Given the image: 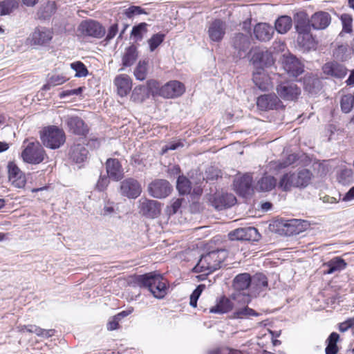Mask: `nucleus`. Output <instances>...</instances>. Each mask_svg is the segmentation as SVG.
I'll list each match as a JSON object with an SVG mask.
<instances>
[{"instance_id": "nucleus-14", "label": "nucleus", "mask_w": 354, "mask_h": 354, "mask_svg": "<svg viewBox=\"0 0 354 354\" xmlns=\"http://www.w3.org/2000/svg\"><path fill=\"white\" fill-rule=\"evenodd\" d=\"M149 192L154 198H162L167 197L171 191L169 182L163 179L155 180L149 185Z\"/></svg>"}, {"instance_id": "nucleus-54", "label": "nucleus", "mask_w": 354, "mask_h": 354, "mask_svg": "<svg viewBox=\"0 0 354 354\" xmlns=\"http://www.w3.org/2000/svg\"><path fill=\"white\" fill-rule=\"evenodd\" d=\"M142 12V8L139 6H131L129 8L126 9L124 11L125 15L128 18H131L134 15H140Z\"/></svg>"}, {"instance_id": "nucleus-48", "label": "nucleus", "mask_w": 354, "mask_h": 354, "mask_svg": "<svg viewBox=\"0 0 354 354\" xmlns=\"http://www.w3.org/2000/svg\"><path fill=\"white\" fill-rule=\"evenodd\" d=\"M259 313L248 306L239 308L234 313L233 317L237 319L247 318L250 316H257Z\"/></svg>"}, {"instance_id": "nucleus-28", "label": "nucleus", "mask_w": 354, "mask_h": 354, "mask_svg": "<svg viewBox=\"0 0 354 354\" xmlns=\"http://www.w3.org/2000/svg\"><path fill=\"white\" fill-rule=\"evenodd\" d=\"M88 155V150L84 143L74 144L70 149V158L76 163L84 162Z\"/></svg>"}, {"instance_id": "nucleus-53", "label": "nucleus", "mask_w": 354, "mask_h": 354, "mask_svg": "<svg viewBox=\"0 0 354 354\" xmlns=\"http://www.w3.org/2000/svg\"><path fill=\"white\" fill-rule=\"evenodd\" d=\"M181 206V200L180 199H176L174 201L172 202L171 205L168 206L166 209L167 214L168 215H173L177 212L178 209Z\"/></svg>"}, {"instance_id": "nucleus-39", "label": "nucleus", "mask_w": 354, "mask_h": 354, "mask_svg": "<svg viewBox=\"0 0 354 354\" xmlns=\"http://www.w3.org/2000/svg\"><path fill=\"white\" fill-rule=\"evenodd\" d=\"M352 50L346 44H342L335 48L333 50V57L342 62H344L351 58Z\"/></svg>"}, {"instance_id": "nucleus-44", "label": "nucleus", "mask_w": 354, "mask_h": 354, "mask_svg": "<svg viewBox=\"0 0 354 354\" xmlns=\"http://www.w3.org/2000/svg\"><path fill=\"white\" fill-rule=\"evenodd\" d=\"M296 160V156L294 154L289 155L286 160L273 161L270 162V168L276 170L283 169L292 164Z\"/></svg>"}, {"instance_id": "nucleus-59", "label": "nucleus", "mask_w": 354, "mask_h": 354, "mask_svg": "<svg viewBox=\"0 0 354 354\" xmlns=\"http://www.w3.org/2000/svg\"><path fill=\"white\" fill-rule=\"evenodd\" d=\"M118 26L117 24H114L111 25L108 30V33L106 35V39L109 41L112 39L118 33Z\"/></svg>"}, {"instance_id": "nucleus-31", "label": "nucleus", "mask_w": 354, "mask_h": 354, "mask_svg": "<svg viewBox=\"0 0 354 354\" xmlns=\"http://www.w3.org/2000/svg\"><path fill=\"white\" fill-rule=\"evenodd\" d=\"M66 122L70 130L75 134L84 135L87 132L84 121L79 117H68Z\"/></svg>"}, {"instance_id": "nucleus-10", "label": "nucleus", "mask_w": 354, "mask_h": 354, "mask_svg": "<svg viewBox=\"0 0 354 354\" xmlns=\"http://www.w3.org/2000/svg\"><path fill=\"white\" fill-rule=\"evenodd\" d=\"M119 192L122 196L136 198L140 195L142 187L137 180L128 178L120 182Z\"/></svg>"}, {"instance_id": "nucleus-56", "label": "nucleus", "mask_w": 354, "mask_h": 354, "mask_svg": "<svg viewBox=\"0 0 354 354\" xmlns=\"http://www.w3.org/2000/svg\"><path fill=\"white\" fill-rule=\"evenodd\" d=\"M352 176V170L350 169H344L340 171L339 180L343 183L348 181Z\"/></svg>"}, {"instance_id": "nucleus-5", "label": "nucleus", "mask_w": 354, "mask_h": 354, "mask_svg": "<svg viewBox=\"0 0 354 354\" xmlns=\"http://www.w3.org/2000/svg\"><path fill=\"white\" fill-rule=\"evenodd\" d=\"M40 138L45 147L52 149H59L66 141L64 131L55 126L44 129L40 132Z\"/></svg>"}, {"instance_id": "nucleus-21", "label": "nucleus", "mask_w": 354, "mask_h": 354, "mask_svg": "<svg viewBox=\"0 0 354 354\" xmlns=\"http://www.w3.org/2000/svg\"><path fill=\"white\" fill-rule=\"evenodd\" d=\"M281 101L278 96L274 94H268L259 96L257 100L258 108L261 111L278 109L280 106Z\"/></svg>"}, {"instance_id": "nucleus-3", "label": "nucleus", "mask_w": 354, "mask_h": 354, "mask_svg": "<svg viewBox=\"0 0 354 354\" xmlns=\"http://www.w3.org/2000/svg\"><path fill=\"white\" fill-rule=\"evenodd\" d=\"M313 177V174L307 169L283 174L281 178L278 187L282 191H290L292 187L303 188L307 187Z\"/></svg>"}, {"instance_id": "nucleus-24", "label": "nucleus", "mask_w": 354, "mask_h": 354, "mask_svg": "<svg viewBox=\"0 0 354 354\" xmlns=\"http://www.w3.org/2000/svg\"><path fill=\"white\" fill-rule=\"evenodd\" d=\"M8 168L9 179L12 182V184L19 188L24 187L26 178L19 168L12 162H9Z\"/></svg>"}, {"instance_id": "nucleus-58", "label": "nucleus", "mask_w": 354, "mask_h": 354, "mask_svg": "<svg viewBox=\"0 0 354 354\" xmlns=\"http://www.w3.org/2000/svg\"><path fill=\"white\" fill-rule=\"evenodd\" d=\"M183 145L180 142L169 143L162 147V153H167L169 150H176L178 147H183Z\"/></svg>"}, {"instance_id": "nucleus-26", "label": "nucleus", "mask_w": 354, "mask_h": 354, "mask_svg": "<svg viewBox=\"0 0 354 354\" xmlns=\"http://www.w3.org/2000/svg\"><path fill=\"white\" fill-rule=\"evenodd\" d=\"M117 87V91L121 97L126 96L131 89L132 83L131 78L125 74L118 75L114 80Z\"/></svg>"}, {"instance_id": "nucleus-47", "label": "nucleus", "mask_w": 354, "mask_h": 354, "mask_svg": "<svg viewBox=\"0 0 354 354\" xmlns=\"http://www.w3.org/2000/svg\"><path fill=\"white\" fill-rule=\"evenodd\" d=\"M354 104V100L352 95H343L340 100L342 111L346 113H349Z\"/></svg>"}, {"instance_id": "nucleus-12", "label": "nucleus", "mask_w": 354, "mask_h": 354, "mask_svg": "<svg viewBox=\"0 0 354 354\" xmlns=\"http://www.w3.org/2000/svg\"><path fill=\"white\" fill-rule=\"evenodd\" d=\"M140 212L150 218L158 217L161 211L160 203L154 200L141 198L138 201Z\"/></svg>"}, {"instance_id": "nucleus-20", "label": "nucleus", "mask_w": 354, "mask_h": 354, "mask_svg": "<svg viewBox=\"0 0 354 354\" xmlns=\"http://www.w3.org/2000/svg\"><path fill=\"white\" fill-rule=\"evenodd\" d=\"M225 30L226 24L220 19H216L210 24L207 32L212 41L218 42L223 38Z\"/></svg>"}, {"instance_id": "nucleus-22", "label": "nucleus", "mask_w": 354, "mask_h": 354, "mask_svg": "<svg viewBox=\"0 0 354 354\" xmlns=\"http://www.w3.org/2000/svg\"><path fill=\"white\" fill-rule=\"evenodd\" d=\"M106 172L109 178L115 181L121 180L123 177L124 172L122 165L118 160L115 158H109L106 162Z\"/></svg>"}, {"instance_id": "nucleus-29", "label": "nucleus", "mask_w": 354, "mask_h": 354, "mask_svg": "<svg viewBox=\"0 0 354 354\" xmlns=\"http://www.w3.org/2000/svg\"><path fill=\"white\" fill-rule=\"evenodd\" d=\"M254 33L260 41H269L274 34L273 27L266 23H260L255 26Z\"/></svg>"}, {"instance_id": "nucleus-60", "label": "nucleus", "mask_w": 354, "mask_h": 354, "mask_svg": "<svg viewBox=\"0 0 354 354\" xmlns=\"http://www.w3.org/2000/svg\"><path fill=\"white\" fill-rule=\"evenodd\" d=\"M207 174V179L208 180H214L216 179L220 174V171L217 169H214L213 167L209 169V171H206Z\"/></svg>"}, {"instance_id": "nucleus-2", "label": "nucleus", "mask_w": 354, "mask_h": 354, "mask_svg": "<svg viewBox=\"0 0 354 354\" xmlns=\"http://www.w3.org/2000/svg\"><path fill=\"white\" fill-rule=\"evenodd\" d=\"M227 257V252L221 249L209 252L202 255L197 264L194 267L193 272H203L209 274L219 269L221 263Z\"/></svg>"}, {"instance_id": "nucleus-17", "label": "nucleus", "mask_w": 354, "mask_h": 354, "mask_svg": "<svg viewBox=\"0 0 354 354\" xmlns=\"http://www.w3.org/2000/svg\"><path fill=\"white\" fill-rule=\"evenodd\" d=\"M284 70L291 76L297 77L304 72V66L299 59L292 55H284L283 60Z\"/></svg>"}, {"instance_id": "nucleus-34", "label": "nucleus", "mask_w": 354, "mask_h": 354, "mask_svg": "<svg viewBox=\"0 0 354 354\" xmlns=\"http://www.w3.org/2000/svg\"><path fill=\"white\" fill-rule=\"evenodd\" d=\"M292 26V19L290 17L283 15L275 21L274 27L279 34L286 33Z\"/></svg>"}, {"instance_id": "nucleus-40", "label": "nucleus", "mask_w": 354, "mask_h": 354, "mask_svg": "<svg viewBox=\"0 0 354 354\" xmlns=\"http://www.w3.org/2000/svg\"><path fill=\"white\" fill-rule=\"evenodd\" d=\"M138 58V53L136 46H131L126 48L122 57V65L124 66H130L134 64Z\"/></svg>"}, {"instance_id": "nucleus-36", "label": "nucleus", "mask_w": 354, "mask_h": 354, "mask_svg": "<svg viewBox=\"0 0 354 354\" xmlns=\"http://www.w3.org/2000/svg\"><path fill=\"white\" fill-rule=\"evenodd\" d=\"M324 266L328 268V270L325 271V273L330 274L335 272L341 271L345 269L347 263L343 259L339 257H337L326 263Z\"/></svg>"}, {"instance_id": "nucleus-55", "label": "nucleus", "mask_w": 354, "mask_h": 354, "mask_svg": "<svg viewBox=\"0 0 354 354\" xmlns=\"http://www.w3.org/2000/svg\"><path fill=\"white\" fill-rule=\"evenodd\" d=\"M115 213V209L113 203H106L104 204V207L102 209L100 214L104 216H111Z\"/></svg>"}, {"instance_id": "nucleus-30", "label": "nucleus", "mask_w": 354, "mask_h": 354, "mask_svg": "<svg viewBox=\"0 0 354 354\" xmlns=\"http://www.w3.org/2000/svg\"><path fill=\"white\" fill-rule=\"evenodd\" d=\"M297 43L304 52H308L315 48V39L310 32L297 33Z\"/></svg>"}, {"instance_id": "nucleus-6", "label": "nucleus", "mask_w": 354, "mask_h": 354, "mask_svg": "<svg viewBox=\"0 0 354 354\" xmlns=\"http://www.w3.org/2000/svg\"><path fill=\"white\" fill-rule=\"evenodd\" d=\"M46 156L45 150L39 141L28 142L21 153L24 162L30 164H39Z\"/></svg>"}, {"instance_id": "nucleus-18", "label": "nucleus", "mask_w": 354, "mask_h": 354, "mask_svg": "<svg viewBox=\"0 0 354 354\" xmlns=\"http://www.w3.org/2000/svg\"><path fill=\"white\" fill-rule=\"evenodd\" d=\"M185 91L184 85L178 81H171L160 89V95L166 98H174L181 95Z\"/></svg>"}, {"instance_id": "nucleus-51", "label": "nucleus", "mask_w": 354, "mask_h": 354, "mask_svg": "<svg viewBox=\"0 0 354 354\" xmlns=\"http://www.w3.org/2000/svg\"><path fill=\"white\" fill-rule=\"evenodd\" d=\"M71 67L75 71V77H86L88 74V70L85 65L81 62H75L71 64Z\"/></svg>"}, {"instance_id": "nucleus-45", "label": "nucleus", "mask_w": 354, "mask_h": 354, "mask_svg": "<svg viewBox=\"0 0 354 354\" xmlns=\"http://www.w3.org/2000/svg\"><path fill=\"white\" fill-rule=\"evenodd\" d=\"M176 188L180 194H189L191 191V183L186 177L180 176L177 180Z\"/></svg>"}, {"instance_id": "nucleus-9", "label": "nucleus", "mask_w": 354, "mask_h": 354, "mask_svg": "<svg viewBox=\"0 0 354 354\" xmlns=\"http://www.w3.org/2000/svg\"><path fill=\"white\" fill-rule=\"evenodd\" d=\"M78 31L83 35L101 38L105 34L104 28L95 20L83 21L78 26Z\"/></svg>"}, {"instance_id": "nucleus-27", "label": "nucleus", "mask_w": 354, "mask_h": 354, "mask_svg": "<svg viewBox=\"0 0 354 354\" xmlns=\"http://www.w3.org/2000/svg\"><path fill=\"white\" fill-rule=\"evenodd\" d=\"M330 15L326 12L315 13L310 19L311 26L314 29H325L330 24Z\"/></svg>"}, {"instance_id": "nucleus-37", "label": "nucleus", "mask_w": 354, "mask_h": 354, "mask_svg": "<svg viewBox=\"0 0 354 354\" xmlns=\"http://www.w3.org/2000/svg\"><path fill=\"white\" fill-rule=\"evenodd\" d=\"M25 330L30 333H35L39 337L46 338L52 337L55 333V330L53 329H42L35 325L21 326L19 327V330L21 332H24Z\"/></svg>"}, {"instance_id": "nucleus-19", "label": "nucleus", "mask_w": 354, "mask_h": 354, "mask_svg": "<svg viewBox=\"0 0 354 354\" xmlns=\"http://www.w3.org/2000/svg\"><path fill=\"white\" fill-rule=\"evenodd\" d=\"M53 32L46 28H37L29 36L28 40L32 45H46L52 39Z\"/></svg>"}, {"instance_id": "nucleus-15", "label": "nucleus", "mask_w": 354, "mask_h": 354, "mask_svg": "<svg viewBox=\"0 0 354 354\" xmlns=\"http://www.w3.org/2000/svg\"><path fill=\"white\" fill-rule=\"evenodd\" d=\"M236 199L232 194L217 193L210 199L212 205L217 210L230 207L236 203Z\"/></svg>"}, {"instance_id": "nucleus-50", "label": "nucleus", "mask_w": 354, "mask_h": 354, "mask_svg": "<svg viewBox=\"0 0 354 354\" xmlns=\"http://www.w3.org/2000/svg\"><path fill=\"white\" fill-rule=\"evenodd\" d=\"M165 37V34L157 33L149 39L147 42L149 46L150 51L153 52L159 45H160L164 41Z\"/></svg>"}, {"instance_id": "nucleus-57", "label": "nucleus", "mask_w": 354, "mask_h": 354, "mask_svg": "<svg viewBox=\"0 0 354 354\" xmlns=\"http://www.w3.org/2000/svg\"><path fill=\"white\" fill-rule=\"evenodd\" d=\"M109 183V180L106 176H100V179L98 180V181L96 184V188L99 191H103L106 188Z\"/></svg>"}, {"instance_id": "nucleus-42", "label": "nucleus", "mask_w": 354, "mask_h": 354, "mask_svg": "<svg viewBox=\"0 0 354 354\" xmlns=\"http://www.w3.org/2000/svg\"><path fill=\"white\" fill-rule=\"evenodd\" d=\"M18 7V3L15 0H3L0 1V16L11 14Z\"/></svg>"}, {"instance_id": "nucleus-32", "label": "nucleus", "mask_w": 354, "mask_h": 354, "mask_svg": "<svg viewBox=\"0 0 354 354\" xmlns=\"http://www.w3.org/2000/svg\"><path fill=\"white\" fill-rule=\"evenodd\" d=\"M304 88L311 94L317 93L322 88L320 80L314 75H306L304 79Z\"/></svg>"}, {"instance_id": "nucleus-46", "label": "nucleus", "mask_w": 354, "mask_h": 354, "mask_svg": "<svg viewBox=\"0 0 354 354\" xmlns=\"http://www.w3.org/2000/svg\"><path fill=\"white\" fill-rule=\"evenodd\" d=\"M147 62L145 61L138 62L134 71V75L137 80L140 81L145 80L147 73Z\"/></svg>"}, {"instance_id": "nucleus-64", "label": "nucleus", "mask_w": 354, "mask_h": 354, "mask_svg": "<svg viewBox=\"0 0 354 354\" xmlns=\"http://www.w3.org/2000/svg\"><path fill=\"white\" fill-rule=\"evenodd\" d=\"M354 199V186L343 197L344 201H349Z\"/></svg>"}, {"instance_id": "nucleus-13", "label": "nucleus", "mask_w": 354, "mask_h": 354, "mask_svg": "<svg viewBox=\"0 0 354 354\" xmlns=\"http://www.w3.org/2000/svg\"><path fill=\"white\" fill-rule=\"evenodd\" d=\"M250 45V39L247 35L238 33L232 39V46L235 50L234 53L239 59L246 56Z\"/></svg>"}, {"instance_id": "nucleus-4", "label": "nucleus", "mask_w": 354, "mask_h": 354, "mask_svg": "<svg viewBox=\"0 0 354 354\" xmlns=\"http://www.w3.org/2000/svg\"><path fill=\"white\" fill-rule=\"evenodd\" d=\"M138 282L147 288L158 299L163 298L167 294V286L162 275L153 272L138 276Z\"/></svg>"}, {"instance_id": "nucleus-25", "label": "nucleus", "mask_w": 354, "mask_h": 354, "mask_svg": "<svg viewBox=\"0 0 354 354\" xmlns=\"http://www.w3.org/2000/svg\"><path fill=\"white\" fill-rule=\"evenodd\" d=\"M252 176L250 175H244L243 177L234 181V186L240 195L246 196L252 191Z\"/></svg>"}, {"instance_id": "nucleus-52", "label": "nucleus", "mask_w": 354, "mask_h": 354, "mask_svg": "<svg viewBox=\"0 0 354 354\" xmlns=\"http://www.w3.org/2000/svg\"><path fill=\"white\" fill-rule=\"evenodd\" d=\"M205 286L203 284H201L197 286V288L193 291L192 295H190V301L189 304L191 306L196 308L197 306V301L201 295L202 292L205 289Z\"/></svg>"}, {"instance_id": "nucleus-33", "label": "nucleus", "mask_w": 354, "mask_h": 354, "mask_svg": "<svg viewBox=\"0 0 354 354\" xmlns=\"http://www.w3.org/2000/svg\"><path fill=\"white\" fill-rule=\"evenodd\" d=\"M250 275L248 273L238 274L233 281V286L236 290H244L248 288H250L251 284Z\"/></svg>"}, {"instance_id": "nucleus-35", "label": "nucleus", "mask_w": 354, "mask_h": 354, "mask_svg": "<svg viewBox=\"0 0 354 354\" xmlns=\"http://www.w3.org/2000/svg\"><path fill=\"white\" fill-rule=\"evenodd\" d=\"M233 308V304L230 299L223 297L220 299L216 306L211 308L209 312L212 313L223 314L226 313L231 310Z\"/></svg>"}, {"instance_id": "nucleus-8", "label": "nucleus", "mask_w": 354, "mask_h": 354, "mask_svg": "<svg viewBox=\"0 0 354 354\" xmlns=\"http://www.w3.org/2000/svg\"><path fill=\"white\" fill-rule=\"evenodd\" d=\"M278 97L288 101L296 100L301 93L297 84L291 81L280 83L276 88Z\"/></svg>"}, {"instance_id": "nucleus-23", "label": "nucleus", "mask_w": 354, "mask_h": 354, "mask_svg": "<svg viewBox=\"0 0 354 354\" xmlns=\"http://www.w3.org/2000/svg\"><path fill=\"white\" fill-rule=\"evenodd\" d=\"M295 28L297 33L310 32L311 23L308 15L305 12H299L293 17Z\"/></svg>"}, {"instance_id": "nucleus-62", "label": "nucleus", "mask_w": 354, "mask_h": 354, "mask_svg": "<svg viewBox=\"0 0 354 354\" xmlns=\"http://www.w3.org/2000/svg\"><path fill=\"white\" fill-rule=\"evenodd\" d=\"M325 351L326 354H336L338 352L337 344L328 343Z\"/></svg>"}, {"instance_id": "nucleus-41", "label": "nucleus", "mask_w": 354, "mask_h": 354, "mask_svg": "<svg viewBox=\"0 0 354 354\" xmlns=\"http://www.w3.org/2000/svg\"><path fill=\"white\" fill-rule=\"evenodd\" d=\"M277 186V180L273 176H263L258 182L259 189L263 192H269Z\"/></svg>"}, {"instance_id": "nucleus-63", "label": "nucleus", "mask_w": 354, "mask_h": 354, "mask_svg": "<svg viewBox=\"0 0 354 354\" xmlns=\"http://www.w3.org/2000/svg\"><path fill=\"white\" fill-rule=\"evenodd\" d=\"M339 337V335L337 333L333 332L329 335L327 340L328 343L337 344Z\"/></svg>"}, {"instance_id": "nucleus-1", "label": "nucleus", "mask_w": 354, "mask_h": 354, "mask_svg": "<svg viewBox=\"0 0 354 354\" xmlns=\"http://www.w3.org/2000/svg\"><path fill=\"white\" fill-rule=\"evenodd\" d=\"M252 62L257 71L253 73V82L259 89L268 90L270 87V79L263 73V67L270 66L274 63V59L271 53L268 50H257L252 57Z\"/></svg>"}, {"instance_id": "nucleus-38", "label": "nucleus", "mask_w": 354, "mask_h": 354, "mask_svg": "<svg viewBox=\"0 0 354 354\" xmlns=\"http://www.w3.org/2000/svg\"><path fill=\"white\" fill-rule=\"evenodd\" d=\"M339 19L342 27L339 35L342 37L344 34L351 35L353 31V19L352 15L344 13L340 15Z\"/></svg>"}, {"instance_id": "nucleus-49", "label": "nucleus", "mask_w": 354, "mask_h": 354, "mask_svg": "<svg viewBox=\"0 0 354 354\" xmlns=\"http://www.w3.org/2000/svg\"><path fill=\"white\" fill-rule=\"evenodd\" d=\"M67 78L61 74L53 75L48 80V84L44 86L45 89H49L50 86H55L64 84Z\"/></svg>"}, {"instance_id": "nucleus-7", "label": "nucleus", "mask_w": 354, "mask_h": 354, "mask_svg": "<svg viewBox=\"0 0 354 354\" xmlns=\"http://www.w3.org/2000/svg\"><path fill=\"white\" fill-rule=\"evenodd\" d=\"M268 288V279L265 274L257 273L251 279L250 295L239 293L236 296V299L243 301L248 304L252 297H257L261 291Z\"/></svg>"}, {"instance_id": "nucleus-43", "label": "nucleus", "mask_w": 354, "mask_h": 354, "mask_svg": "<svg viewBox=\"0 0 354 354\" xmlns=\"http://www.w3.org/2000/svg\"><path fill=\"white\" fill-rule=\"evenodd\" d=\"M148 24L143 22L135 26L131 30V37L136 41H141L147 32Z\"/></svg>"}, {"instance_id": "nucleus-61", "label": "nucleus", "mask_w": 354, "mask_h": 354, "mask_svg": "<svg viewBox=\"0 0 354 354\" xmlns=\"http://www.w3.org/2000/svg\"><path fill=\"white\" fill-rule=\"evenodd\" d=\"M119 322L120 321L118 319H115V317L114 316L107 324L108 330H113L117 329L119 326Z\"/></svg>"}, {"instance_id": "nucleus-11", "label": "nucleus", "mask_w": 354, "mask_h": 354, "mask_svg": "<svg viewBox=\"0 0 354 354\" xmlns=\"http://www.w3.org/2000/svg\"><path fill=\"white\" fill-rule=\"evenodd\" d=\"M228 237L232 241H257L261 235L254 227H246L236 229L228 234Z\"/></svg>"}, {"instance_id": "nucleus-16", "label": "nucleus", "mask_w": 354, "mask_h": 354, "mask_svg": "<svg viewBox=\"0 0 354 354\" xmlns=\"http://www.w3.org/2000/svg\"><path fill=\"white\" fill-rule=\"evenodd\" d=\"M322 71L324 75L336 78H344L348 72V69L342 64L337 62H328L322 66Z\"/></svg>"}]
</instances>
